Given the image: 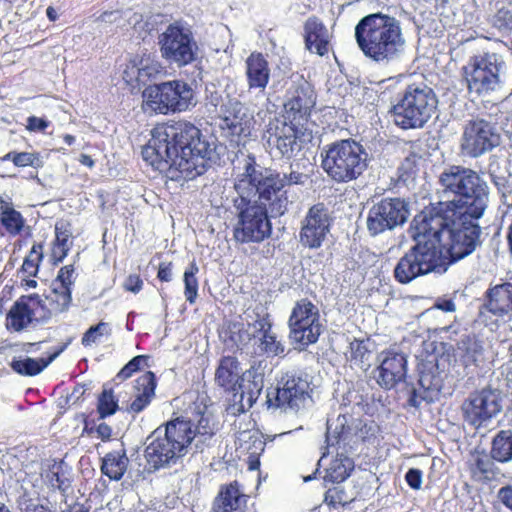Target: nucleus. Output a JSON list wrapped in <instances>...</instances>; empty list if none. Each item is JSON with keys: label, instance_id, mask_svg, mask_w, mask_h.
<instances>
[{"label": "nucleus", "instance_id": "nucleus-60", "mask_svg": "<svg viewBox=\"0 0 512 512\" xmlns=\"http://www.w3.org/2000/svg\"><path fill=\"white\" fill-rule=\"evenodd\" d=\"M249 443L250 445L247 448L249 454L261 455L265 449V442L258 435H251Z\"/></svg>", "mask_w": 512, "mask_h": 512}, {"label": "nucleus", "instance_id": "nucleus-47", "mask_svg": "<svg viewBox=\"0 0 512 512\" xmlns=\"http://www.w3.org/2000/svg\"><path fill=\"white\" fill-rule=\"evenodd\" d=\"M110 324L100 321L98 324L89 327L81 338V344L84 347H90L100 340L102 336H110Z\"/></svg>", "mask_w": 512, "mask_h": 512}, {"label": "nucleus", "instance_id": "nucleus-14", "mask_svg": "<svg viewBox=\"0 0 512 512\" xmlns=\"http://www.w3.org/2000/svg\"><path fill=\"white\" fill-rule=\"evenodd\" d=\"M288 324L291 338L302 346L316 343L322 333L319 309L307 298L295 303Z\"/></svg>", "mask_w": 512, "mask_h": 512}, {"label": "nucleus", "instance_id": "nucleus-62", "mask_svg": "<svg viewBox=\"0 0 512 512\" xmlns=\"http://www.w3.org/2000/svg\"><path fill=\"white\" fill-rule=\"evenodd\" d=\"M435 307L444 312H454L456 310L455 303L451 299H442L436 302Z\"/></svg>", "mask_w": 512, "mask_h": 512}, {"label": "nucleus", "instance_id": "nucleus-2", "mask_svg": "<svg viewBox=\"0 0 512 512\" xmlns=\"http://www.w3.org/2000/svg\"><path fill=\"white\" fill-rule=\"evenodd\" d=\"M210 153V144L201 130L185 119L157 123L141 151L143 160L154 170L174 169L188 180L205 173Z\"/></svg>", "mask_w": 512, "mask_h": 512}, {"label": "nucleus", "instance_id": "nucleus-49", "mask_svg": "<svg viewBox=\"0 0 512 512\" xmlns=\"http://www.w3.org/2000/svg\"><path fill=\"white\" fill-rule=\"evenodd\" d=\"M1 162L11 161L16 167L35 166L39 161L38 153L10 151L0 158Z\"/></svg>", "mask_w": 512, "mask_h": 512}, {"label": "nucleus", "instance_id": "nucleus-1", "mask_svg": "<svg viewBox=\"0 0 512 512\" xmlns=\"http://www.w3.org/2000/svg\"><path fill=\"white\" fill-rule=\"evenodd\" d=\"M438 182L443 193L454 198L429 203L420 213L473 253L481 245L479 220L489 203L488 183L478 172L461 165L444 169Z\"/></svg>", "mask_w": 512, "mask_h": 512}, {"label": "nucleus", "instance_id": "nucleus-10", "mask_svg": "<svg viewBox=\"0 0 512 512\" xmlns=\"http://www.w3.org/2000/svg\"><path fill=\"white\" fill-rule=\"evenodd\" d=\"M243 173L250 179V183L259 186L261 197L271 201L278 213H285L287 210L288 197L284 187L303 184L305 178V175L298 171L281 176L277 172L263 169L257 164L254 156H248Z\"/></svg>", "mask_w": 512, "mask_h": 512}, {"label": "nucleus", "instance_id": "nucleus-8", "mask_svg": "<svg viewBox=\"0 0 512 512\" xmlns=\"http://www.w3.org/2000/svg\"><path fill=\"white\" fill-rule=\"evenodd\" d=\"M321 167L335 183H349L367 169V153L357 141L348 138L326 145L321 152Z\"/></svg>", "mask_w": 512, "mask_h": 512}, {"label": "nucleus", "instance_id": "nucleus-52", "mask_svg": "<svg viewBox=\"0 0 512 512\" xmlns=\"http://www.w3.org/2000/svg\"><path fill=\"white\" fill-rule=\"evenodd\" d=\"M199 418L197 419V423L195 425V435L201 434L203 436H212L214 434V425L211 422L210 415L206 411H199Z\"/></svg>", "mask_w": 512, "mask_h": 512}, {"label": "nucleus", "instance_id": "nucleus-6", "mask_svg": "<svg viewBox=\"0 0 512 512\" xmlns=\"http://www.w3.org/2000/svg\"><path fill=\"white\" fill-rule=\"evenodd\" d=\"M193 427L191 419L177 416L155 429L144 451L149 468L157 471L184 457L195 438Z\"/></svg>", "mask_w": 512, "mask_h": 512}, {"label": "nucleus", "instance_id": "nucleus-45", "mask_svg": "<svg viewBox=\"0 0 512 512\" xmlns=\"http://www.w3.org/2000/svg\"><path fill=\"white\" fill-rule=\"evenodd\" d=\"M150 67L138 66L135 62H131L124 70L123 78L132 87L145 85L151 77Z\"/></svg>", "mask_w": 512, "mask_h": 512}, {"label": "nucleus", "instance_id": "nucleus-16", "mask_svg": "<svg viewBox=\"0 0 512 512\" xmlns=\"http://www.w3.org/2000/svg\"><path fill=\"white\" fill-rule=\"evenodd\" d=\"M499 144L500 134L491 122L476 117L465 124L461 138V150L465 155L477 158Z\"/></svg>", "mask_w": 512, "mask_h": 512}, {"label": "nucleus", "instance_id": "nucleus-59", "mask_svg": "<svg viewBox=\"0 0 512 512\" xmlns=\"http://www.w3.org/2000/svg\"><path fill=\"white\" fill-rule=\"evenodd\" d=\"M497 497L499 501L512 511V485H506L498 490Z\"/></svg>", "mask_w": 512, "mask_h": 512}, {"label": "nucleus", "instance_id": "nucleus-39", "mask_svg": "<svg viewBox=\"0 0 512 512\" xmlns=\"http://www.w3.org/2000/svg\"><path fill=\"white\" fill-rule=\"evenodd\" d=\"M44 480L53 490L66 494L71 488V480L67 476L63 460H53L44 471Z\"/></svg>", "mask_w": 512, "mask_h": 512}, {"label": "nucleus", "instance_id": "nucleus-18", "mask_svg": "<svg viewBox=\"0 0 512 512\" xmlns=\"http://www.w3.org/2000/svg\"><path fill=\"white\" fill-rule=\"evenodd\" d=\"M501 410L497 395L490 388L469 394L461 405L464 420L473 427H480Z\"/></svg>", "mask_w": 512, "mask_h": 512}, {"label": "nucleus", "instance_id": "nucleus-57", "mask_svg": "<svg viewBox=\"0 0 512 512\" xmlns=\"http://www.w3.org/2000/svg\"><path fill=\"white\" fill-rule=\"evenodd\" d=\"M50 125V121L46 118L29 116L27 118L26 129L29 132H44Z\"/></svg>", "mask_w": 512, "mask_h": 512}, {"label": "nucleus", "instance_id": "nucleus-27", "mask_svg": "<svg viewBox=\"0 0 512 512\" xmlns=\"http://www.w3.org/2000/svg\"><path fill=\"white\" fill-rule=\"evenodd\" d=\"M245 76L249 90L264 91L271 77L267 56L259 51L251 52L245 60Z\"/></svg>", "mask_w": 512, "mask_h": 512}, {"label": "nucleus", "instance_id": "nucleus-63", "mask_svg": "<svg viewBox=\"0 0 512 512\" xmlns=\"http://www.w3.org/2000/svg\"><path fill=\"white\" fill-rule=\"evenodd\" d=\"M25 512H53L48 506L43 504H29L25 508Z\"/></svg>", "mask_w": 512, "mask_h": 512}, {"label": "nucleus", "instance_id": "nucleus-31", "mask_svg": "<svg viewBox=\"0 0 512 512\" xmlns=\"http://www.w3.org/2000/svg\"><path fill=\"white\" fill-rule=\"evenodd\" d=\"M253 328L252 336L254 339H257L261 352L268 356H278L284 352V347L272 331V322L269 314L255 320Z\"/></svg>", "mask_w": 512, "mask_h": 512}, {"label": "nucleus", "instance_id": "nucleus-9", "mask_svg": "<svg viewBox=\"0 0 512 512\" xmlns=\"http://www.w3.org/2000/svg\"><path fill=\"white\" fill-rule=\"evenodd\" d=\"M142 108L158 115L188 111L195 106V92L184 80L173 79L148 85L142 93Z\"/></svg>", "mask_w": 512, "mask_h": 512}, {"label": "nucleus", "instance_id": "nucleus-44", "mask_svg": "<svg viewBox=\"0 0 512 512\" xmlns=\"http://www.w3.org/2000/svg\"><path fill=\"white\" fill-rule=\"evenodd\" d=\"M97 412L100 419H105L117 412L119 409L118 399L113 389H103L97 397Z\"/></svg>", "mask_w": 512, "mask_h": 512}, {"label": "nucleus", "instance_id": "nucleus-40", "mask_svg": "<svg viewBox=\"0 0 512 512\" xmlns=\"http://www.w3.org/2000/svg\"><path fill=\"white\" fill-rule=\"evenodd\" d=\"M489 453L496 462H510L512 460V430L497 432L492 439Z\"/></svg>", "mask_w": 512, "mask_h": 512}, {"label": "nucleus", "instance_id": "nucleus-32", "mask_svg": "<svg viewBox=\"0 0 512 512\" xmlns=\"http://www.w3.org/2000/svg\"><path fill=\"white\" fill-rule=\"evenodd\" d=\"M484 307L489 313L498 317H503L512 311V283L504 282L487 289Z\"/></svg>", "mask_w": 512, "mask_h": 512}, {"label": "nucleus", "instance_id": "nucleus-7", "mask_svg": "<svg viewBox=\"0 0 512 512\" xmlns=\"http://www.w3.org/2000/svg\"><path fill=\"white\" fill-rule=\"evenodd\" d=\"M434 90L424 83L409 84L389 109L393 123L402 130L423 128L437 108Z\"/></svg>", "mask_w": 512, "mask_h": 512}, {"label": "nucleus", "instance_id": "nucleus-36", "mask_svg": "<svg viewBox=\"0 0 512 512\" xmlns=\"http://www.w3.org/2000/svg\"><path fill=\"white\" fill-rule=\"evenodd\" d=\"M129 465L124 445L121 448L106 453L101 458L100 471L111 481H120L125 475Z\"/></svg>", "mask_w": 512, "mask_h": 512}, {"label": "nucleus", "instance_id": "nucleus-5", "mask_svg": "<svg viewBox=\"0 0 512 512\" xmlns=\"http://www.w3.org/2000/svg\"><path fill=\"white\" fill-rule=\"evenodd\" d=\"M354 37L364 57L376 64L395 61L406 43L400 21L382 12L362 17L355 26Z\"/></svg>", "mask_w": 512, "mask_h": 512}, {"label": "nucleus", "instance_id": "nucleus-46", "mask_svg": "<svg viewBox=\"0 0 512 512\" xmlns=\"http://www.w3.org/2000/svg\"><path fill=\"white\" fill-rule=\"evenodd\" d=\"M351 362L355 365L367 369L370 366L371 351L369 350L366 341L354 339L350 343Z\"/></svg>", "mask_w": 512, "mask_h": 512}, {"label": "nucleus", "instance_id": "nucleus-17", "mask_svg": "<svg viewBox=\"0 0 512 512\" xmlns=\"http://www.w3.org/2000/svg\"><path fill=\"white\" fill-rule=\"evenodd\" d=\"M333 219L324 203L312 205L301 221L299 243L305 249L318 250L327 241Z\"/></svg>", "mask_w": 512, "mask_h": 512}, {"label": "nucleus", "instance_id": "nucleus-55", "mask_svg": "<svg viewBox=\"0 0 512 512\" xmlns=\"http://www.w3.org/2000/svg\"><path fill=\"white\" fill-rule=\"evenodd\" d=\"M143 286H144V281L143 279L141 278V276L139 274H129L124 282H123V289L126 291V292H131V293H134V294H138L142 289H143Z\"/></svg>", "mask_w": 512, "mask_h": 512}, {"label": "nucleus", "instance_id": "nucleus-28", "mask_svg": "<svg viewBox=\"0 0 512 512\" xmlns=\"http://www.w3.org/2000/svg\"><path fill=\"white\" fill-rule=\"evenodd\" d=\"M255 123L256 121L252 115L241 112L240 109L233 115L223 118L222 129L227 131L231 143L244 146L252 136Z\"/></svg>", "mask_w": 512, "mask_h": 512}, {"label": "nucleus", "instance_id": "nucleus-34", "mask_svg": "<svg viewBox=\"0 0 512 512\" xmlns=\"http://www.w3.org/2000/svg\"><path fill=\"white\" fill-rule=\"evenodd\" d=\"M66 347V344L56 347L46 358H14L10 363V367L19 375L36 376L40 374L52 361H54L66 349Z\"/></svg>", "mask_w": 512, "mask_h": 512}, {"label": "nucleus", "instance_id": "nucleus-37", "mask_svg": "<svg viewBox=\"0 0 512 512\" xmlns=\"http://www.w3.org/2000/svg\"><path fill=\"white\" fill-rule=\"evenodd\" d=\"M72 302V290L63 285L52 284V289L42 299L44 312L47 313V319L53 314H59L66 311Z\"/></svg>", "mask_w": 512, "mask_h": 512}, {"label": "nucleus", "instance_id": "nucleus-11", "mask_svg": "<svg viewBox=\"0 0 512 512\" xmlns=\"http://www.w3.org/2000/svg\"><path fill=\"white\" fill-rule=\"evenodd\" d=\"M158 46L162 59L178 68L191 65L198 58L199 47L194 33L182 20L167 25L158 36Z\"/></svg>", "mask_w": 512, "mask_h": 512}, {"label": "nucleus", "instance_id": "nucleus-50", "mask_svg": "<svg viewBox=\"0 0 512 512\" xmlns=\"http://www.w3.org/2000/svg\"><path fill=\"white\" fill-rule=\"evenodd\" d=\"M148 360H149L148 355H137V356L133 357L117 373L116 379H119L120 381L127 380L134 373L140 371L143 365H147Z\"/></svg>", "mask_w": 512, "mask_h": 512}, {"label": "nucleus", "instance_id": "nucleus-61", "mask_svg": "<svg viewBox=\"0 0 512 512\" xmlns=\"http://www.w3.org/2000/svg\"><path fill=\"white\" fill-rule=\"evenodd\" d=\"M95 432L97 433L98 437L101 438L103 441H109L112 436V428L110 425L102 422L95 428Z\"/></svg>", "mask_w": 512, "mask_h": 512}, {"label": "nucleus", "instance_id": "nucleus-13", "mask_svg": "<svg viewBox=\"0 0 512 512\" xmlns=\"http://www.w3.org/2000/svg\"><path fill=\"white\" fill-rule=\"evenodd\" d=\"M311 383L307 374L287 371L277 381L275 388H269L266 395L267 408L298 411L311 397Z\"/></svg>", "mask_w": 512, "mask_h": 512}, {"label": "nucleus", "instance_id": "nucleus-24", "mask_svg": "<svg viewBox=\"0 0 512 512\" xmlns=\"http://www.w3.org/2000/svg\"><path fill=\"white\" fill-rule=\"evenodd\" d=\"M332 34L323 21L317 16H310L303 25L305 48L320 57L326 56L332 50Z\"/></svg>", "mask_w": 512, "mask_h": 512}, {"label": "nucleus", "instance_id": "nucleus-23", "mask_svg": "<svg viewBox=\"0 0 512 512\" xmlns=\"http://www.w3.org/2000/svg\"><path fill=\"white\" fill-rule=\"evenodd\" d=\"M249 499L239 481L222 484L213 499L211 512H247Z\"/></svg>", "mask_w": 512, "mask_h": 512}, {"label": "nucleus", "instance_id": "nucleus-38", "mask_svg": "<svg viewBox=\"0 0 512 512\" xmlns=\"http://www.w3.org/2000/svg\"><path fill=\"white\" fill-rule=\"evenodd\" d=\"M0 224L11 236L19 235L25 226V219L22 214L13 207L11 202L5 201L1 196Z\"/></svg>", "mask_w": 512, "mask_h": 512}, {"label": "nucleus", "instance_id": "nucleus-56", "mask_svg": "<svg viewBox=\"0 0 512 512\" xmlns=\"http://www.w3.org/2000/svg\"><path fill=\"white\" fill-rule=\"evenodd\" d=\"M174 264L171 261H163L159 263L157 271V279L164 283H168L173 279Z\"/></svg>", "mask_w": 512, "mask_h": 512}, {"label": "nucleus", "instance_id": "nucleus-58", "mask_svg": "<svg viewBox=\"0 0 512 512\" xmlns=\"http://www.w3.org/2000/svg\"><path fill=\"white\" fill-rule=\"evenodd\" d=\"M405 481L410 488L419 490L422 484V471L416 468L409 469L405 474Z\"/></svg>", "mask_w": 512, "mask_h": 512}, {"label": "nucleus", "instance_id": "nucleus-64", "mask_svg": "<svg viewBox=\"0 0 512 512\" xmlns=\"http://www.w3.org/2000/svg\"><path fill=\"white\" fill-rule=\"evenodd\" d=\"M68 512H90V506L83 503H75L69 507Z\"/></svg>", "mask_w": 512, "mask_h": 512}, {"label": "nucleus", "instance_id": "nucleus-4", "mask_svg": "<svg viewBox=\"0 0 512 512\" xmlns=\"http://www.w3.org/2000/svg\"><path fill=\"white\" fill-rule=\"evenodd\" d=\"M250 179L241 172L235 179L234 189L237 196L233 199L236 223L232 229L233 240L237 244H259L272 235V216H281L271 201L264 200L259 186L250 183Z\"/></svg>", "mask_w": 512, "mask_h": 512}, {"label": "nucleus", "instance_id": "nucleus-19", "mask_svg": "<svg viewBox=\"0 0 512 512\" xmlns=\"http://www.w3.org/2000/svg\"><path fill=\"white\" fill-rule=\"evenodd\" d=\"M316 99V92L308 82L295 85L289 91V96L283 105L284 119L303 127L311 118Z\"/></svg>", "mask_w": 512, "mask_h": 512}, {"label": "nucleus", "instance_id": "nucleus-30", "mask_svg": "<svg viewBox=\"0 0 512 512\" xmlns=\"http://www.w3.org/2000/svg\"><path fill=\"white\" fill-rule=\"evenodd\" d=\"M264 386V376L257 369L251 367L244 372L243 380L239 384V405L238 413L250 409L257 401Z\"/></svg>", "mask_w": 512, "mask_h": 512}, {"label": "nucleus", "instance_id": "nucleus-25", "mask_svg": "<svg viewBox=\"0 0 512 512\" xmlns=\"http://www.w3.org/2000/svg\"><path fill=\"white\" fill-rule=\"evenodd\" d=\"M241 363L235 356H222L214 373L215 384L228 393L238 395L239 384L243 380Z\"/></svg>", "mask_w": 512, "mask_h": 512}, {"label": "nucleus", "instance_id": "nucleus-35", "mask_svg": "<svg viewBox=\"0 0 512 512\" xmlns=\"http://www.w3.org/2000/svg\"><path fill=\"white\" fill-rule=\"evenodd\" d=\"M55 238L51 243V261L53 265L61 263L72 247V225L69 221L60 219L55 223Z\"/></svg>", "mask_w": 512, "mask_h": 512}, {"label": "nucleus", "instance_id": "nucleus-26", "mask_svg": "<svg viewBox=\"0 0 512 512\" xmlns=\"http://www.w3.org/2000/svg\"><path fill=\"white\" fill-rule=\"evenodd\" d=\"M495 462L496 461L491 458L490 453L487 454L483 450L471 452L466 462L471 480L481 484L496 481L500 475V470Z\"/></svg>", "mask_w": 512, "mask_h": 512}, {"label": "nucleus", "instance_id": "nucleus-12", "mask_svg": "<svg viewBox=\"0 0 512 512\" xmlns=\"http://www.w3.org/2000/svg\"><path fill=\"white\" fill-rule=\"evenodd\" d=\"M504 68L505 61L495 52H483L470 57L462 67L467 90L477 96H485L498 90Z\"/></svg>", "mask_w": 512, "mask_h": 512}, {"label": "nucleus", "instance_id": "nucleus-42", "mask_svg": "<svg viewBox=\"0 0 512 512\" xmlns=\"http://www.w3.org/2000/svg\"><path fill=\"white\" fill-rule=\"evenodd\" d=\"M199 267L195 260L189 263L183 274L184 295L189 304H194L198 297L199 282L197 274Z\"/></svg>", "mask_w": 512, "mask_h": 512}, {"label": "nucleus", "instance_id": "nucleus-15", "mask_svg": "<svg viewBox=\"0 0 512 512\" xmlns=\"http://www.w3.org/2000/svg\"><path fill=\"white\" fill-rule=\"evenodd\" d=\"M409 209L404 199L386 197L374 203L367 216V229L372 236L402 225L408 218Z\"/></svg>", "mask_w": 512, "mask_h": 512}, {"label": "nucleus", "instance_id": "nucleus-51", "mask_svg": "<svg viewBox=\"0 0 512 512\" xmlns=\"http://www.w3.org/2000/svg\"><path fill=\"white\" fill-rule=\"evenodd\" d=\"M418 170V156L415 153H410L401 162V165L398 168V177L402 181H408L409 179L414 178Z\"/></svg>", "mask_w": 512, "mask_h": 512}, {"label": "nucleus", "instance_id": "nucleus-20", "mask_svg": "<svg viewBox=\"0 0 512 512\" xmlns=\"http://www.w3.org/2000/svg\"><path fill=\"white\" fill-rule=\"evenodd\" d=\"M47 320V313L42 306V298L38 294L21 296L11 307L6 316V328L20 332L32 322Z\"/></svg>", "mask_w": 512, "mask_h": 512}, {"label": "nucleus", "instance_id": "nucleus-53", "mask_svg": "<svg viewBox=\"0 0 512 512\" xmlns=\"http://www.w3.org/2000/svg\"><path fill=\"white\" fill-rule=\"evenodd\" d=\"M324 502L333 508L345 505L347 503L345 491L340 487L329 488L325 493Z\"/></svg>", "mask_w": 512, "mask_h": 512}, {"label": "nucleus", "instance_id": "nucleus-43", "mask_svg": "<svg viewBox=\"0 0 512 512\" xmlns=\"http://www.w3.org/2000/svg\"><path fill=\"white\" fill-rule=\"evenodd\" d=\"M43 243H34L28 255L24 258L20 272L26 277H35L43 260Z\"/></svg>", "mask_w": 512, "mask_h": 512}, {"label": "nucleus", "instance_id": "nucleus-41", "mask_svg": "<svg viewBox=\"0 0 512 512\" xmlns=\"http://www.w3.org/2000/svg\"><path fill=\"white\" fill-rule=\"evenodd\" d=\"M354 469L353 461L343 455H337L327 469L326 479L332 483H341L346 480Z\"/></svg>", "mask_w": 512, "mask_h": 512}, {"label": "nucleus", "instance_id": "nucleus-33", "mask_svg": "<svg viewBox=\"0 0 512 512\" xmlns=\"http://www.w3.org/2000/svg\"><path fill=\"white\" fill-rule=\"evenodd\" d=\"M459 359L464 367H478L484 360V342L476 334L461 337L456 343Z\"/></svg>", "mask_w": 512, "mask_h": 512}, {"label": "nucleus", "instance_id": "nucleus-29", "mask_svg": "<svg viewBox=\"0 0 512 512\" xmlns=\"http://www.w3.org/2000/svg\"><path fill=\"white\" fill-rule=\"evenodd\" d=\"M157 379L152 371H146L136 378L133 385L134 398L127 406V411L132 414L143 412L155 398Z\"/></svg>", "mask_w": 512, "mask_h": 512}, {"label": "nucleus", "instance_id": "nucleus-21", "mask_svg": "<svg viewBox=\"0 0 512 512\" xmlns=\"http://www.w3.org/2000/svg\"><path fill=\"white\" fill-rule=\"evenodd\" d=\"M301 125L287 120L270 123L267 128V143L275 147L282 157L292 158L302 149L301 136L304 134Z\"/></svg>", "mask_w": 512, "mask_h": 512}, {"label": "nucleus", "instance_id": "nucleus-48", "mask_svg": "<svg viewBox=\"0 0 512 512\" xmlns=\"http://www.w3.org/2000/svg\"><path fill=\"white\" fill-rule=\"evenodd\" d=\"M493 25L500 31L512 30V1L502 2L493 16Z\"/></svg>", "mask_w": 512, "mask_h": 512}, {"label": "nucleus", "instance_id": "nucleus-22", "mask_svg": "<svg viewBox=\"0 0 512 512\" xmlns=\"http://www.w3.org/2000/svg\"><path fill=\"white\" fill-rule=\"evenodd\" d=\"M376 381L380 387L390 390L406 378L407 359L404 354L394 350L382 351L379 355Z\"/></svg>", "mask_w": 512, "mask_h": 512}, {"label": "nucleus", "instance_id": "nucleus-54", "mask_svg": "<svg viewBox=\"0 0 512 512\" xmlns=\"http://www.w3.org/2000/svg\"><path fill=\"white\" fill-rule=\"evenodd\" d=\"M75 272L74 265H65L60 268L56 279L53 281L54 284L63 285L68 289L72 290L74 284L73 274Z\"/></svg>", "mask_w": 512, "mask_h": 512}, {"label": "nucleus", "instance_id": "nucleus-3", "mask_svg": "<svg viewBox=\"0 0 512 512\" xmlns=\"http://www.w3.org/2000/svg\"><path fill=\"white\" fill-rule=\"evenodd\" d=\"M444 230L418 212L410 225L415 244L398 260L393 275L400 284L448 267L472 254L453 237L444 238Z\"/></svg>", "mask_w": 512, "mask_h": 512}]
</instances>
